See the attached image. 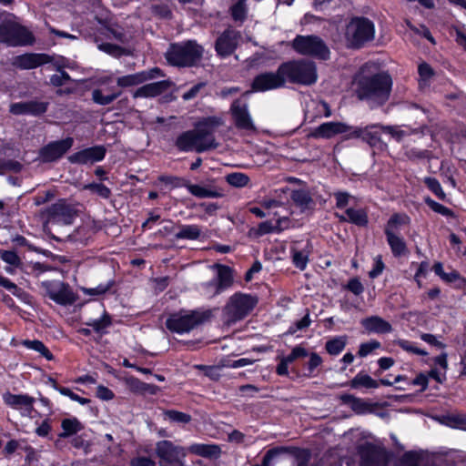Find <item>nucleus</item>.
Here are the masks:
<instances>
[{
    "label": "nucleus",
    "instance_id": "nucleus-1",
    "mask_svg": "<svg viewBox=\"0 0 466 466\" xmlns=\"http://www.w3.org/2000/svg\"><path fill=\"white\" fill-rule=\"evenodd\" d=\"M222 125L220 118L209 116L200 121L196 129L181 133L176 139L175 145L184 152L196 151L202 153L216 149L218 143L213 135L215 129Z\"/></svg>",
    "mask_w": 466,
    "mask_h": 466
},
{
    "label": "nucleus",
    "instance_id": "nucleus-2",
    "mask_svg": "<svg viewBox=\"0 0 466 466\" xmlns=\"http://www.w3.org/2000/svg\"><path fill=\"white\" fill-rule=\"evenodd\" d=\"M391 87L392 79L388 73L363 76L357 81L356 96L372 109L383 106L389 100Z\"/></svg>",
    "mask_w": 466,
    "mask_h": 466
},
{
    "label": "nucleus",
    "instance_id": "nucleus-3",
    "mask_svg": "<svg viewBox=\"0 0 466 466\" xmlns=\"http://www.w3.org/2000/svg\"><path fill=\"white\" fill-rule=\"evenodd\" d=\"M204 49L195 40H187L171 44L166 52V59L168 64L189 67L196 66L203 56Z\"/></svg>",
    "mask_w": 466,
    "mask_h": 466
},
{
    "label": "nucleus",
    "instance_id": "nucleus-4",
    "mask_svg": "<svg viewBox=\"0 0 466 466\" xmlns=\"http://www.w3.org/2000/svg\"><path fill=\"white\" fill-rule=\"evenodd\" d=\"M280 73L287 82L301 86H311L318 79L316 65L306 59L290 60L280 64Z\"/></svg>",
    "mask_w": 466,
    "mask_h": 466
},
{
    "label": "nucleus",
    "instance_id": "nucleus-5",
    "mask_svg": "<svg viewBox=\"0 0 466 466\" xmlns=\"http://www.w3.org/2000/svg\"><path fill=\"white\" fill-rule=\"evenodd\" d=\"M211 317L209 310H181L171 314L167 321V328L176 333H187L207 322Z\"/></svg>",
    "mask_w": 466,
    "mask_h": 466
},
{
    "label": "nucleus",
    "instance_id": "nucleus-6",
    "mask_svg": "<svg viewBox=\"0 0 466 466\" xmlns=\"http://www.w3.org/2000/svg\"><path fill=\"white\" fill-rule=\"evenodd\" d=\"M374 37L375 25L369 18L353 17L346 26L345 38L352 48H361Z\"/></svg>",
    "mask_w": 466,
    "mask_h": 466
},
{
    "label": "nucleus",
    "instance_id": "nucleus-7",
    "mask_svg": "<svg viewBox=\"0 0 466 466\" xmlns=\"http://www.w3.org/2000/svg\"><path fill=\"white\" fill-rule=\"evenodd\" d=\"M258 299L250 294L237 292L232 295L223 309V314L228 323L246 318L256 307Z\"/></svg>",
    "mask_w": 466,
    "mask_h": 466
},
{
    "label": "nucleus",
    "instance_id": "nucleus-8",
    "mask_svg": "<svg viewBox=\"0 0 466 466\" xmlns=\"http://www.w3.org/2000/svg\"><path fill=\"white\" fill-rule=\"evenodd\" d=\"M291 47L299 55L313 56L321 60L329 57V49L325 42L317 35H298L291 42Z\"/></svg>",
    "mask_w": 466,
    "mask_h": 466
},
{
    "label": "nucleus",
    "instance_id": "nucleus-9",
    "mask_svg": "<svg viewBox=\"0 0 466 466\" xmlns=\"http://www.w3.org/2000/svg\"><path fill=\"white\" fill-rule=\"evenodd\" d=\"M0 42L11 46H27L34 42V36L25 26L12 21L0 25Z\"/></svg>",
    "mask_w": 466,
    "mask_h": 466
},
{
    "label": "nucleus",
    "instance_id": "nucleus-10",
    "mask_svg": "<svg viewBox=\"0 0 466 466\" xmlns=\"http://www.w3.org/2000/svg\"><path fill=\"white\" fill-rule=\"evenodd\" d=\"M76 215L75 208L64 199L58 200L41 211V216L46 219L47 225H70L73 223Z\"/></svg>",
    "mask_w": 466,
    "mask_h": 466
},
{
    "label": "nucleus",
    "instance_id": "nucleus-11",
    "mask_svg": "<svg viewBox=\"0 0 466 466\" xmlns=\"http://www.w3.org/2000/svg\"><path fill=\"white\" fill-rule=\"evenodd\" d=\"M217 269V277L215 279L207 282L203 287L212 296L218 295L229 289L234 282L233 269L226 265L215 264L212 266Z\"/></svg>",
    "mask_w": 466,
    "mask_h": 466
},
{
    "label": "nucleus",
    "instance_id": "nucleus-12",
    "mask_svg": "<svg viewBox=\"0 0 466 466\" xmlns=\"http://www.w3.org/2000/svg\"><path fill=\"white\" fill-rule=\"evenodd\" d=\"M286 86L283 74L280 73V66L276 72L266 71L257 75L251 84L255 92H266L279 89Z\"/></svg>",
    "mask_w": 466,
    "mask_h": 466
},
{
    "label": "nucleus",
    "instance_id": "nucleus-13",
    "mask_svg": "<svg viewBox=\"0 0 466 466\" xmlns=\"http://www.w3.org/2000/svg\"><path fill=\"white\" fill-rule=\"evenodd\" d=\"M230 113L235 127L242 131L250 133L256 130L255 125L248 111V105L242 99H236L230 106Z\"/></svg>",
    "mask_w": 466,
    "mask_h": 466
},
{
    "label": "nucleus",
    "instance_id": "nucleus-14",
    "mask_svg": "<svg viewBox=\"0 0 466 466\" xmlns=\"http://www.w3.org/2000/svg\"><path fill=\"white\" fill-rule=\"evenodd\" d=\"M157 454L160 459L161 466H184V451L173 446L168 441H162L157 443Z\"/></svg>",
    "mask_w": 466,
    "mask_h": 466
},
{
    "label": "nucleus",
    "instance_id": "nucleus-15",
    "mask_svg": "<svg viewBox=\"0 0 466 466\" xmlns=\"http://www.w3.org/2000/svg\"><path fill=\"white\" fill-rule=\"evenodd\" d=\"M340 400L343 403L349 404L350 408L358 415L375 413L381 418L388 415L386 411H377V410L380 408V404L379 402H371L351 394H343L340 396Z\"/></svg>",
    "mask_w": 466,
    "mask_h": 466
},
{
    "label": "nucleus",
    "instance_id": "nucleus-16",
    "mask_svg": "<svg viewBox=\"0 0 466 466\" xmlns=\"http://www.w3.org/2000/svg\"><path fill=\"white\" fill-rule=\"evenodd\" d=\"M361 466H386L391 454L380 447L368 445L360 450Z\"/></svg>",
    "mask_w": 466,
    "mask_h": 466
},
{
    "label": "nucleus",
    "instance_id": "nucleus-17",
    "mask_svg": "<svg viewBox=\"0 0 466 466\" xmlns=\"http://www.w3.org/2000/svg\"><path fill=\"white\" fill-rule=\"evenodd\" d=\"M45 288L46 295L55 302L66 305L74 302V294L69 289V286L61 281H46L42 283Z\"/></svg>",
    "mask_w": 466,
    "mask_h": 466
},
{
    "label": "nucleus",
    "instance_id": "nucleus-18",
    "mask_svg": "<svg viewBox=\"0 0 466 466\" xmlns=\"http://www.w3.org/2000/svg\"><path fill=\"white\" fill-rule=\"evenodd\" d=\"M240 38V32L233 28L226 29L216 40L215 49L218 55L226 57L233 54Z\"/></svg>",
    "mask_w": 466,
    "mask_h": 466
},
{
    "label": "nucleus",
    "instance_id": "nucleus-19",
    "mask_svg": "<svg viewBox=\"0 0 466 466\" xmlns=\"http://www.w3.org/2000/svg\"><path fill=\"white\" fill-rule=\"evenodd\" d=\"M72 137L50 142L40 149L39 157L43 162H53L59 159L73 146Z\"/></svg>",
    "mask_w": 466,
    "mask_h": 466
},
{
    "label": "nucleus",
    "instance_id": "nucleus-20",
    "mask_svg": "<svg viewBox=\"0 0 466 466\" xmlns=\"http://www.w3.org/2000/svg\"><path fill=\"white\" fill-rule=\"evenodd\" d=\"M160 76H164L163 71L158 67H153L149 70L119 76L116 78V82L118 87L127 88Z\"/></svg>",
    "mask_w": 466,
    "mask_h": 466
},
{
    "label": "nucleus",
    "instance_id": "nucleus-21",
    "mask_svg": "<svg viewBox=\"0 0 466 466\" xmlns=\"http://www.w3.org/2000/svg\"><path fill=\"white\" fill-rule=\"evenodd\" d=\"M351 127L342 122H326L312 129L308 137L319 139H329L339 134L350 133Z\"/></svg>",
    "mask_w": 466,
    "mask_h": 466
},
{
    "label": "nucleus",
    "instance_id": "nucleus-22",
    "mask_svg": "<svg viewBox=\"0 0 466 466\" xmlns=\"http://www.w3.org/2000/svg\"><path fill=\"white\" fill-rule=\"evenodd\" d=\"M106 152L104 146H95L72 154L68 157V160L73 164H93L104 159Z\"/></svg>",
    "mask_w": 466,
    "mask_h": 466
},
{
    "label": "nucleus",
    "instance_id": "nucleus-23",
    "mask_svg": "<svg viewBox=\"0 0 466 466\" xmlns=\"http://www.w3.org/2000/svg\"><path fill=\"white\" fill-rule=\"evenodd\" d=\"M378 127H380L378 125H370L365 127H351V130L346 135V139L361 138L370 147H377L380 143V133L376 130Z\"/></svg>",
    "mask_w": 466,
    "mask_h": 466
},
{
    "label": "nucleus",
    "instance_id": "nucleus-24",
    "mask_svg": "<svg viewBox=\"0 0 466 466\" xmlns=\"http://www.w3.org/2000/svg\"><path fill=\"white\" fill-rule=\"evenodd\" d=\"M52 62V57L46 54L28 53L15 58L14 66L20 69H33Z\"/></svg>",
    "mask_w": 466,
    "mask_h": 466
},
{
    "label": "nucleus",
    "instance_id": "nucleus-25",
    "mask_svg": "<svg viewBox=\"0 0 466 466\" xmlns=\"http://www.w3.org/2000/svg\"><path fill=\"white\" fill-rule=\"evenodd\" d=\"M173 85L170 80H161L150 84L144 85L137 88L133 96L137 97H154L159 96L160 94L167 91L171 86Z\"/></svg>",
    "mask_w": 466,
    "mask_h": 466
},
{
    "label": "nucleus",
    "instance_id": "nucleus-26",
    "mask_svg": "<svg viewBox=\"0 0 466 466\" xmlns=\"http://www.w3.org/2000/svg\"><path fill=\"white\" fill-rule=\"evenodd\" d=\"M48 103L39 101H28L14 103L10 106V112L14 115H41L47 109Z\"/></svg>",
    "mask_w": 466,
    "mask_h": 466
},
{
    "label": "nucleus",
    "instance_id": "nucleus-27",
    "mask_svg": "<svg viewBox=\"0 0 466 466\" xmlns=\"http://www.w3.org/2000/svg\"><path fill=\"white\" fill-rule=\"evenodd\" d=\"M4 400L12 408L24 410L25 414H30L34 410L35 398L25 394L6 393L4 395Z\"/></svg>",
    "mask_w": 466,
    "mask_h": 466
},
{
    "label": "nucleus",
    "instance_id": "nucleus-28",
    "mask_svg": "<svg viewBox=\"0 0 466 466\" xmlns=\"http://www.w3.org/2000/svg\"><path fill=\"white\" fill-rule=\"evenodd\" d=\"M308 350L301 347V346H296L292 349L290 354L288 356L279 357V363L277 366L276 372L279 376H288L289 375V370L288 366L289 364L294 362L296 360L300 358H305L308 356Z\"/></svg>",
    "mask_w": 466,
    "mask_h": 466
},
{
    "label": "nucleus",
    "instance_id": "nucleus-29",
    "mask_svg": "<svg viewBox=\"0 0 466 466\" xmlns=\"http://www.w3.org/2000/svg\"><path fill=\"white\" fill-rule=\"evenodd\" d=\"M311 251L312 246L309 241L303 248H300L299 244L292 246L290 248V254L293 265L297 268L304 270L307 268Z\"/></svg>",
    "mask_w": 466,
    "mask_h": 466
},
{
    "label": "nucleus",
    "instance_id": "nucleus-30",
    "mask_svg": "<svg viewBox=\"0 0 466 466\" xmlns=\"http://www.w3.org/2000/svg\"><path fill=\"white\" fill-rule=\"evenodd\" d=\"M360 323L369 333L385 334L392 330L391 325L379 316L363 319Z\"/></svg>",
    "mask_w": 466,
    "mask_h": 466
},
{
    "label": "nucleus",
    "instance_id": "nucleus-31",
    "mask_svg": "<svg viewBox=\"0 0 466 466\" xmlns=\"http://www.w3.org/2000/svg\"><path fill=\"white\" fill-rule=\"evenodd\" d=\"M438 422L442 425L456 428V429H465L466 428V416L462 413H459L456 411L445 412L442 414L436 415L434 417Z\"/></svg>",
    "mask_w": 466,
    "mask_h": 466
},
{
    "label": "nucleus",
    "instance_id": "nucleus-32",
    "mask_svg": "<svg viewBox=\"0 0 466 466\" xmlns=\"http://www.w3.org/2000/svg\"><path fill=\"white\" fill-rule=\"evenodd\" d=\"M384 232L392 254L395 257H400L405 254L407 251L406 243L403 238L400 237V231L384 230Z\"/></svg>",
    "mask_w": 466,
    "mask_h": 466
},
{
    "label": "nucleus",
    "instance_id": "nucleus-33",
    "mask_svg": "<svg viewBox=\"0 0 466 466\" xmlns=\"http://www.w3.org/2000/svg\"><path fill=\"white\" fill-rule=\"evenodd\" d=\"M184 187H186L193 196L199 198H214L222 197V194L215 187H206L200 185L190 184L188 182L184 184Z\"/></svg>",
    "mask_w": 466,
    "mask_h": 466
},
{
    "label": "nucleus",
    "instance_id": "nucleus-34",
    "mask_svg": "<svg viewBox=\"0 0 466 466\" xmlns=\"http://www.w3.org/2000/svg\"><path fill=\"white\" fill-rule=\"evenodd\" d=\"M352 389H377L379 382L364 372H359L350 382Z\"/></svg>",
    "mask_w": 466,
    "mask_h": 466
},
{
    "label": "nucleus",
    "instance_id": "nucleus-35",
    "mask_svg": "<svg viewBox=\"0 0 466 466\" xmlns=\"http://www.w3.org/2000/svg\"><path fill=\"white\" fill-rule=\"evenodd\" d=\"M179 231L175 234L177 239L196 240L202 234L201 228L198 225H179Z\"/></svg>",
    "mask_w": 466,
    "mask_h": 466
},
{
    "label": "nucleus",
    "instance_id": "nucleus-36",
    "mask_svg": "<svg viewBox=\"0 0 466 466\" xmlns=\"http://www.w3.org/2000/svg\"><path fill=\"white\" fill-rule=\"evenodd\" d=\"M63 432L58 437H68L71 435L77 434L84 429L83 424L76 418H66L61 422Z\"/></svg>",
    "mask_w": 466,
    "mask_h": 466
},
{
    "label": "nucleus",
    "instance_id": "nucleus-37",
    "mask_svg": "<svg viewBox=\"0 0 466 466\" xmlns=\"http://www.w3.org/2000/svg\"><path fill=\"white\" fill-rule=\"evenodd\" d=\"M190 451L198 455L217 459L220 455V448L218 445L196 444L190 447Z\"/></svg>",
    "mask_w": 466,
    "mask_h": 466
},
{
    "label": "nucleus",
    "instance_id": "nucleus-38",
    "mask_svg": "<svg viewBox=\"0 0 466 466\" xmlns=\"http://www.w3.org/2000/svg\"><path fill=\"white\" fill-rule=\"evenodd\" d=\"M111 317L106 311H104L99 319H90L86 322V325L90 326L93 330L100 336L106 333V329L111 326Z\"/></svg>",
    "mask_w": 466,
    "mask_h": 466
},
{
    "label": "nucleus",
    "instance_id": "nucleus-39",
    "mask_svg": "<svg viewBox=\"0 0 466 466\" xmlns=\"http://www.w3.org/2000/svg\"><path fill=\"white\" fill-rule=\"evenodd\" d=\"M121 94V90H116L104 95L102 89L96 88L92 91V100L97 105L107 106L119 97Z\"/></svg>",
    "mask_w": 466,
    "mask_h": 466
},
{
    "label": "nucleus",
    "instance_id": "nucleus-40",
    "mask_svg": "<svg viewBox=\"0 0 466 466\" xmlns=\"http://www.w3.org/2000/svg\"><path fill=\"white\" fill-rule=\"evenodd\" d=\"M288 218H279L276 224H273L271 221H264L258 224V228L256 229V234L258 236H263L272 232H281L283 230L282 224L287 222Z\"/></svg>",
    "mask_w": 466,
    "mask_h": 466
},
{
    "label": "nucleus",
    "instance_id": "nucleus-41",
    "mask_svg": "<svg viewBox=\"0 0 466 466\" xmlns=\"http://www.w3.org/2000/svg\"><path fill=\"white\" fill-rule=\"evenodd\" d=\"M292 201L299 206L301 209L309 208L313 204V199L308 190L296 189L293 190L290 196Z\"/></svg>",
    "mask_w": 466,
    "mask_h": 466
},
{
    "label": "nucleus",
    "instance_id": "nucleus-42",
    "mask_svg": "<svg viewBox=\"0 0 466 466\" xmlns=\"http://www.w3.org/2000/svg\"><path fill=\"white\" fill-rule=\"evenodd\" d=\"M380 128L383 131H385L386 133L390 134L398 142L401 141L402 138L405 136H408L410 134H417L419 132L423 134L425 130H428V127L426 126H422L419 129H410V132H407L405 130L398 129V128H396L394 127H391V126H385V127L381 126Z\"/></svg>",
    "mask_w": 466,
    "mask_h": 466
},
{
    "label": "nucleus",
    "instance_id": "nucleus-43",
    "mask_svg": "<svg viewBox=\"0 0 466 466\" xmlns=\"http://www.w3.org/2000/svg\"><path fill=\"white\" fill-rule=\"evenodd\" d=\"M345 214L349 218V222L359 227H365L369 222L368 215L363 209H355L350 208L346 209Z\"/></svg>",
    "mask_w": 466,
    "mask_h": 466
},
{
    "label": "nucleus",
    "instance_id": "nucleus-44",
    "mask_svg": "<svg viewBox=\"0 0 466 466\" xmlns=\"http://www.w3.org/2000/svg\"><path fill=\"white\" fill-rule=\"evenodd\" d=\"M2 287L11 291L14 296L18 298L25 304L32 305V297L24 289L17 287L15 283L11 282L8 279H6V283H4Z\"/></svg>",
    "mask_w": 466,
    "mask_h": 466
},
{
    "label": "nucleus",
    "instance_id": "nucleus-45",
    "mask_svg": "<svg viewBox=\"0 0 466 466\" xmlns=\"http://www.w3.org/2000/svg\"><path fill=\"white\" fill-rule=\"evenodd\" d=\"M247 0H238L230 7V15L235 22L243 23L247 17Z\"/></svg>",
    "mask_w": 466,
    "mask_h": 466
},
{
    "label": "nucleus",
    "instance_id": "nucleus-46",
    "mask_svg": "<svg viewBox=\"0 0 466 466\" xmlns=\"http://www.w3.org/2000/svg\"><path fill=\"white\" fill-rule=\"evenodd\" d=\"M347 344V339L344 336L336 337L326 342L325 349L330 355L339 354Z\"/></svg>",
    "mask_w": 466,
    "mask_h": 466
},
{
    "label": "nucleus",
    "instance_id": "nucleus-47",
    "mask_svg": "<svg viewBox=\"0 0 466 466\" xmlns=\"http://www.w3.org/2000/svg\"><path fill=\"white\" fill-rule=\"evenodd\" d=\"M418 72L420 76V87L425 88L429 86V81L434 76V70L432 67L429 64L423 62L419 65Z\"/></svg>",
    "mask_w": 466,
    "mask_h": 466
},
{
    "label": "nucleus",
    "instance_id": "nucleus-48",
    "mask_svg": "<svg viewBox=\"0 0 466 466\" xmlns=\"http://www.w3.org/2000/svg\"><path fill=\"white\" fill-rule=\"evenodd\" d=\"M226 181L232 187H244L249 182L248 175L241 172H233L226 176Z\"/></svg>",
    "mask_w": 466,
    "mask_h": 466
},
{
    "label": "nucleus",
    "instance_id": "nucleus-49",
    "mask_svg": "<svg viewBox=\"0 0 466 466\" xmlns=\"http://www.w3.org/2000/svg\"><path fill=\"white\" fill-rule=\"evenodd\" d=\"M165 420L180 424L188 423L191 420V416L187 413L178 410H168L164 412Z\"/></svg>",
    "mask_w": 466,
    "mask_h": 466
},
{
    "label": "nucleus",
    "instance_id": "nucleus-50",
    "mask_svg": "<svg viewBox=\"0 0 466 466\" xmlns=\"http://www.w3.org/2000/svg\"><path fill=\"white\" fill-rule=\"evenodd\" d=\"M24 345L31 350H34L37 352H39L43 357H45L46 360H51L53 359L52 353L49 351V350L45 346V344L40 340H25Z\"/></svg>",
    "mask_w": 466,
    "mask_h": 466
},
{
    "label": "nucleus",
    "instance_id": "nucleus-51",
    "mask_svg": "<svg viewBox=\"0 0 466 466\" xmlns=\"http://www.w3.org/2000/svg\"><path fill=\"white\" fill-rule=\"evenodd\" d=\"M424 184L427 186V187L433 193L437 198L440 199H444L446 198V195L440 184V182L431 177H424L423 179Z\"/></svg>",
    "mask_w": 466,
    "mask_h": 466
},
{
    "label": "nucleus",
    "instance_id": "nucleus-52",
    "mask_svg": "<svg viewBox=\"0 0 466 466\" xmlns=\"http://www.w3.org/2000/svg\"><path fill=\"white\" fill-rule=\"evenodd\" d=\"M85 189L90 190L93 193L97 194L104 199L109 198L111 196V190L106 186L101 183H90L84 187Z\"/></svg>",
    "mask_w": 466,
    "mask_h": 466
},
{
    "label": "nucleus",
    "instance_id": "nucleus-53",
    "mask_svg": "<svg viewBox=\"0 0 466 466\" xmlns=\"http://www.w3.org/2000/svg\"><path fill=\"white\" fill-rule=\"evenodd\" d=\"M425 203L436 213H439L444 217H453V212L451 209L434 201L431 198H426Z\"/></svg>",
    "mask_w": 466,
    "mask_h": 466
},
{
    "label": "nucleus",
    "instance_id": "nucleus-54",
    "mask_svg": "<svg viewBox=\"0 0 466 466\" xmlns=\"http://www.w3.org/2000/svg\"><path fill=\"white\" fill-rule=\"evenodd\" d=\"M408 217L403 215L395 214L389 219L385 230L399 231L398 227L405 224L408 221Z\"/></svg>",
    "mask_w": 466,
    "mask_h": 466
},
{
    "label": "nucleus",
    "instance_id": "nucleus-55",
    "mask_svg": "<svg viewBox=\"0 0 466 466\" xmlns=\"http://www.w3.org/2000/svg\"><path fill=\"white\" fill-rule=\"evenodd\" d=\"M433 270L436 275L441 277L443 280L448 282H452L456 280L459 277L458 273L456 271H451V273H445L443 271V266L441 262H437L433 266Z\"/></svg>",
    "mask_w": 466,
    "mask_h": 466
},
{
    "label": "nucleus",
    "instance_id": "nucleus-56",
    "mask_svg": "<svg viewBox=\"0 0 466 466\" xmlns=\"http://www.w3.org/2000/svg\"><path fill=\"white\" fill-rule=\"evenodd\" d=\"M397 345L400 346L403 350L407 352H411L417 355L425 356L427 355V352L421 349H419L414 345V343L405 340V339H399L397 341Z\"/></svg>",
    "mask_w": 466,
    "mask_h": 466
},
{
    "label": "nucleus",
    "instance_id": "nucleus-57",
    "mask_svg": "<svg viewBox=\"0 0 466 466\" xmlns=\"http://www.w3.org/2000/svg\"><path fill=\"white\" fill-rule=\"evenodd\" d=\"M380 347V343L377 340H370L360 345L358 354L360 357H366L371 353L374 350Z\"/></svg>",
    "mask_w": 466,
    "mask_h": 466
},
{
    "label": "nucleus",
    "instance_id": "nucleus-58",
    "mask_svg": "<svg viewBox=\"0 0 466 466\" xmlns=\"http://www.w3.org/2000/svg\"><path fill=\"white\" fill-rule=\"evenodd\" d=\"M22 169V165L15 160H0V174L5 171L19 172Z\"/></svg>",
    "mask_w": 466,
    "mask_h": 466
},
{
    "label": "nucleus",
    "instance_id": "nucleus-59",
    "mask_svg": "<svg viewBox=\"0 0 466 466\" xmlns=\"http://www.w3.org/2000/svg\"><path fill=\"white\" fill-rule=\"evenodd\" d=\"M0 258L9 265L18 266L20 258L15 251L4 250L0 251Z\"/></svg>",
    "mask_w": 466,
    "mask_h": 466
},
{
    "label": "nucleus",
    "instance_id": "nucleus-60",
    "mask_svg": "<svg viewBox=\"0 0 466 466\" xmlns=\"http://www.w3.org/2000/svg\"><path fill=\"white\" fill-rule=\"evenodd\" d=\"M71 81V77L66 71H61L60 74L53 75L50 77V83L54 86H62L67 82Z\"/></svg>",
    "mask_w": 466,
    "mask_h": 466
},
{
    "label": "nucleus",
    "instance_id": "nucleus-61",
    "mask_svg": "<svg viewBox=\"0 0 466 466\" xmlns=\"http://www.w3.org/2000/svg\"><path fill=\"white\" fill-rule=\"evenodd\" d=\"M158 180L166 185H171L174 187H184L187 181L175 176H160Z\"/></svg>",
    "mask_w": 466,
    "mask_h": 466
},
{
    "label": "nucleus",
    "instance_id": "nucleus-62",
    "mask_svg": "<svg viewBox=\"0 0 466 466\" xmlns=\"http://www.w3.org/2000/svg\"><path fill=\"white\" fill-rule=\"evenodd\" d=\"M206 86L205 82H199L196 85H194L188 91L185 92L182 96V98L185 101L191 100L198 96V95L200 93L202 89H204Z\"/></svg>",
    "mask_w": 466,
    "mask_h": 466
},
{
    "label": "nucleus",
    "instance_id": "nucleus-63",
    "mask_svg": "<svg viewBox=\"0 0 466 466\" xmlns=\"http://www.w3.org/2000/svg\"><path fill=\"white\" fill-rule=\"evenodd\" d=\"M321 363H322L321 357L318 353L312 352L309 355V360L307 363V370H308L307 376H309V377L311 376V374L313 373L315 369L318 368Z\"/></svg>",
    "mask_w": 466,
    "mask_h": 466
},
{
    "label": "nucleus",
    "instance_id": "nucleus-64",
    "mask_svg": "<svg viewBox=\"0 0 466 466\" xmlns=\"http://www.w3.org/2000/svg\"><path fill=\"white\" fill-rule=\"evenodd\" d=\"M401 466H420V458L414 452H408L403 457Z\"/></svg>",
    "mask_w": 466,
    "mask_h": 466
}]
</instances>
